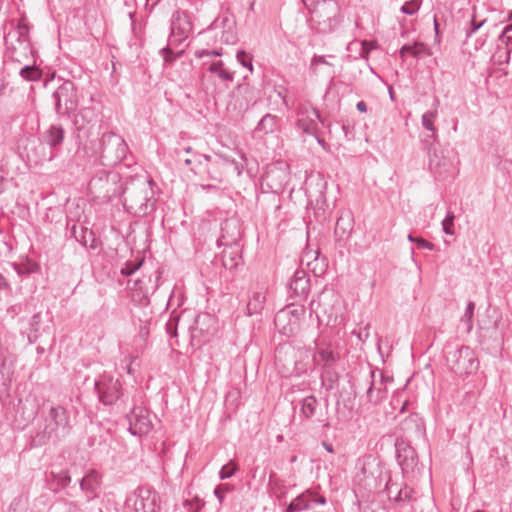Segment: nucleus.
<instances>
[{"label": "nucleus", "mask_w": 512, "mask_h": 512, "mask_svg": "<svg viewBox=\"0 0 512 512\" xmlns=\"http://www.w3.org/2000/svg\"><path fill=\"white\" fill-rule=\"evenodd\" d=\"M116 172L96 168L88 182L87 190L94 201L105 203L120 194L122 186Z\"/></svg>", "instance_id": "obj_4"}, {"label": "nucleus", "mask_w": 512, "mask_h": 512, "mask_svg": "<svg viewBox=\"0 0 512 512\" xmlns=\"http://www.w3.org/2000/svg\"><path fill=\"white\" fill-rule=\"evenodd\" d=\"M161 0H146L145 9L150 13Z\"/></svg>", "instance_id": "obj_64"}, {"label": "nucleus", "mask_w": 512, "mask_h": 512, "mask_svg": "<svg viewBox=\"0 0 512 512\" xmlns=\"http://www.w3.org/2000/svg\"><path fill=\"white\" fill-rule=\"evenodd\" d=\"M194 55L197 58H203L205 56H209V57L221 56L222 53L220 51H218V50L200 49V50H196Z\"/></svg>", "instance_id": "obj_59"}, {"label": "nucleus", "mask_w": 512, "mask_h": 512, "mask_svg": "<svg viewBox=\"0 0 512 512\" xmlns=\"http://www.w3.org/2000/svg\"><path fill=\"white\" fill-rule=\"evenodd\" d=\"M474 310H475V303L472 301H469L467 303L464 315L461 317V322L466 324L467 332H470L473 327L472 319H473V315H474Z\"/></svg>", "instance_id": "obj_47"}, {"label": "nucleus", "mask_w": 512, "mask_h": 512, "mask_svg": "<svg viewBox=\"0 0 512 512\" xmlns=\"http://www.w3.org/2000/svg\"><path fill=\"white\" fill-rule=\"evenodd\" d=\"M94 389L99 401L106 406L116 404L124 396L121 381L106 372L95 380Z\"/></svg>", "instance_id": "obj_10"}, {"label": "nucleus", "mask_w": 512, "mask_h": 512, "mask_svg": "<svg viewBox=\"0 0 512 512\" xmlns=\"http://www.w3.org/2000/svg\"><path fill=\"white\" fill-rule=\"evenodd\" d=\"M128 420V430L132 435L143 436L152 429V422L149 418V412L143 407L134 406L129 413L126 414Z\"/></svg>", "instance_id": "obj_15"}, {"label": "nucleus", "mask_w": 512, "mask_h": 512, "mask_svg": "<svg viewBox=\"0 0 512 512\" xmlns=\"http://www.w3.org/2000/svg\"><path fill=\"white\" fill-rule=\"evenodd\" d=\"M162 272L157 269L153 275L137 279L134 282L133 290L141 294L140 301L148 302L149 296L154 294L159 287V281L161 279Z\"/></svg>", "instance_id": "obj_18"}, {"label": "nucleus", "mask_w": 512, "mask_h": 512, "mask_svg": "<svg viewBox=\"0 0 512 512\" xmlns=\"http://www.w3.org/2000/svg\"><path fill=\"white\" fill-rule=\"evenodd\" d=\"M321 414L319 401L314 395L304 397L300 401L301 421H309Z\"/></svg>", "instance_id": "obj_29"}, {"label": "nucleus", "mask_w": 512, "mask_h": 512, "mask_svg": "<svg viewBox=\"0 0 512 512\" xmlns=\"http://www.w3.org/2000/svg\"><path fill=\"white\" fill-rule=\"evenodd\" d=\"M237 470V465L233 461H230L226 465L222 466V468L219 471V477L222 480L231 478Z\"/></svg>", "instance_id": "obj_49"}, {"label": "nucleus", "mask_w": 512, "mask_h": 512, "mask_svg": "<svg viewBox=\"0 0 512 512\" xmlns=\"http://www.w3.org/2000/svg\"><path fill=\"white\" fill-rule=\"evenodd\" d=\"M173 41L174 40L172 39H168V44L160 50V54L162 55L164 62L167 64H173L175 60L180 58L184 53L183 49L179 51L173 50Z\"/></svg>", "instance_id": "obj_39"}, {"label": "nucleus", "mask_w": 512, "mask_h": 512, "mask_svg": "<svg viewBox=\"0 0 512 512\" xmlns=\"http://www.w3.org/2000/svg\"><path fill=\"white\" fill-rule=\"evenodd\" d=\"M352 334L355 335L360 342L364 343L370 336V324L367 323L363 327L354 329Z\"/></svg>", "instance_id": "obj_53"}, {"label": "nucleus", "mask_w": 512, "mask_h": 512, "mask_svg": "<svg viewBox=\"0 0 512 512\" xmlns=\"http://www.w3.org/2000/svg\"><path fill=\"white\" fill-rule=\"evenodd\" d=\"M326 504V498L310 490L298 495L286 507L285 512L312 510L317 505Z\"/></svg>", "instance_id": "obj_16"}, {"label": "nucleus", "mask_w": 512, "mask_h": 512, "mask_svg": "<svg viewBox=\"0 0 512 512\" xmlns=\"http://www.w3.org/2000/svg\"><path fill=\"white\" fill-rule=\"evenodd\" d=\"M297 351L291 345H281L275 350V360L290 374L298 373Z\"/></svg>", "instance_id": "obj_20"}, {"label": "nucleus", "mask_w": 512, "mask_h": 512, "mask_svg": "<svg viewBox=\"0 0 512 512\" xmlns=\"http://www.w3.org/2000/svg\"><path fill=\"white\" fill-rule=\"evenodd\" d=\"M120 194L126 211L136 217H144L154 209L153 181L147 177L130 178Z\"/></svg>", "instance_id": "obj_1"}, {"label": "nucleus", "mask_w": 512, "mask_h": 512, "mask_svg": "<svg viewBox=\"0 0 512 512\" xmlns=\"http://www.w3.org/2000/svg\"><path fill=\"white\" fill-rule=\"evenodd\" d=\"M126 506H132L134 512H158V495L150 488L138 487L127 497Z\"/></svg>", "instance_id": "obj_13"}, {"label": "nucleus", "mask_w": 512, "mask_h": 512, "mask_svg": "<svg viewBox=\"0 0 512 512\" xmlns=\"http://www.w3.org/2000/svg\"><path fill=\"white\" fill-rule=\"evenodd\" d=\"M266 297L263 291H254L249 297L246 314L248 316L260 314L264 308Z\"/></svg>", "instance_id": "obj_31"}, {"label": "nucleus", "mask_w": 512, "mask_h": 512, "mask_svg": "<svg viewBox=\"0 0 512 512\" xmlns=\"http://www.w3.org/2000/svg\"><path fill=\"white\" fill-rule=\"evenodd\" d=\"M286 175H264L263 181L275 192L279 191L286 181Z\"/></svg>", "instance_id": "obj_45"}, {"label": "nucleus", "mask_w": 512, "mask_h": 512, "mask_svg": "<svg viewBox=\"0 0 512 512\" xmlns=\"http://www.w3.org/2000/svg\"><path fill=\"white\" fill-rule=\"evenodd\" d=\"M375 371H370L369 373V386L366 390V398L367 401L372 405H378L382 401H384L387 397V390L383 383V374H380V382L376 383L374 380Z\"/></svg>", "instance_id": "obj_22"}, {"label": "nucleus", "mask_w": 512, "mask_h": 512, "mask_svg": "<svg viewBox=\"0 0 512 512\" xmlns=\"http://www.w3.org/2000/svg\"><path fill=\"white\" fill-rule=\"evenodd\" d=\"M310 278L306 271L298 269L294 272L289 284V297L295 300L306 299L310 292Z\"/></svg>", "instance_id": "obj_17"}, {"label": "nucleus", "mask_w": 512, "mask_h": 512, "mask_svg": "<svg viewBox=\"0 0 512 512\" xmlns=\"http://www.w3.org/2000/svg\"><path fill=\"white\" fill-rule=\"evenodd\" d=\"M70 232L75 240L86 248L95 250L102 246L101 239L92 228L87 226H71Z\"/></svg>", "instance_id": "obj_19"}, {"label": "nucleus", "mask_w": 512, "mask_h": 512, "mask_svg": "<svg viewBox=\"0 0 512 512\" xmlns=\"http://www.w3.org/2000/svg\"><path fill=\"white\" fill-rule=\"evenodd\" d=\"M101 474L92 469L88 471L80 481V488L83 492H86L87 501H91L98 497V490L101 485Z\"/></svg>", "instance_id": "obj_24"}, {"label": "nucleus", "mask_w": 512, "mask_h": 512, "mask_svg": "<svg viewBox=\"0 0 512 512\" xmlns=\"http://www.w3.org/2000/svg\"><path fill=\"white\" fill-rule=\"evenodd\" d=\"M15 268L19 274H31L36 272L39 269V266L36 263H29L28 266L25 268L17 265L15 266Z\"/></svg>", "instance_id": "obj_60"}, {"label": "nucleus", "mask_w": 512, "mask_h": 512, "mask_svg": "<svg viewBox=\"0 0 512 512\" xmlns=\"http://www.w3.org/2000/svg\"><path fill=\"white\" fill-rule=\"evenodd\" d=\"M144 258H136L135 260H128L121 268L120 272L123 276H130L134 274L143 264Z\"/></svg>", "instance_id": "obj_46"}, {"label": "nucleus", "mask_w": 512, "mask_h": 512, "mask_svg": "<svg viewBox=\"0 0 512 512\" xmlns=\"http://www.w3.org/2000/svg\"><path fill=\"white\" fill-rule=\"evenodd\" d=\"M191 158L193 161V166L191 167V171L196 175H203V167H204L206 161H209V155L195 152V153H193Z\"/></svg>", "instance_id": "obj_44"}, {"label": "nucleus", "mask_w": 512, "mask_h": 512, "mask_svg": "<svg viewBox=\"0 0 512 512\" xmlns=\"http://www.w3.org/2000/svg\"><path fill=\"white\" fill-rule=\"evenodd\" d=\"M54 110L58 116L72 117L76 112L79 99L77 87L70 80L64 81L52 94Z\"/></svg>", "instance_id": "obj_7"}, {"label": "nucleus", "mask_w": 512, "mask_h": 512, "mask_svg": "<svg viewBox=\"0 0 512 512\" xmlns=\"http://www.w3.org/2000/svg\"><path fill=\"white\" fill-rule=\"evenodd\" d=\"M424 148L427 150L429 159V169L436 179L444 180L455 173L454 162L450 157V151H445L440 147L438 141L431 142L426 138L422 140Z\"/></svg>", "instance_id": "obj_5"}, {"label": "nucleus", "mask_w": 512, "mask_h": 512, "mask_svg": "<svg viewBox=\"0 0 512 512\" xmlns=\"http://www.w3.org/2000/svg\"><path fill=\"white\" fill-rule=\"evenodd\" d=\"M73 123L78 131H85L90 125L96 122L97 113L92 107H84L77 113L72 114Z\"/></svg>", "instance_id": "obj_28"}, {"label": "nucleus", "mask_w": 512, "mask_h": 512, "mask_svg": "<svg viewBox=\"0 0 512 512\" xmlns=\"http://www.w3.org/2000/svg\"><path fill=\"white\" fill-rule=\"evenodd\" d=\"M436 118H437V110L436 109L427 111L426 113H424L422 115L423 127L432 133L430 136V138L432 139V140H430L431 142L437 141V129L434 126V122H435Z\"/></svg>", "instance_id": "obj_37"}, {"label": "nucleus", "mask_w": 512, "mask_h": 512, "mask_svg": "<svg viewBox=\"0 0 512 512\" xmlns=\"http://www.w3.org/2000/svg\"><path fill=\"white\" fill-rule=\"evenodd\" d=\"M178 320V317H170V319L166 323V332L171 337H177Z\"/></svg>", "instance_id": "obj_55"}, {"label": "nucleus", "mask_w": 512, "mask_h": 512, "mask_svg": "<svg viewBox=\"0 0 512 512\" xmlns=\"http://www.w3.org/2000/svg\"><path fill=\"white\" fill-rule=\"evenodd\" d=\"M339 296L333 289L324 288L318 295L317 299H313L310 308L319 317L320 314L326 315L328 320L334 321L338 317Z\"/></svg>", "instance_id": "obj_12"}, {"label": "nucleus", "mask_w": 512, "mask_h": 512, "mask_svg": "<svg viewBox=\"0 0 512 512\" xmlns=\"http://www.w3.org/2000/svg\"><path fill=\"white\" fill-rule=\"evenodd\" d=\"M446 361L450 370L459 376L470 375L476 372L479 367V361L474 350L466 345L449 351L446 355Z\"/></svg>", "instance_id": "obj_6"}, {"label": "nucleus", "mask_w": 512, "mask_h": 512, "mask_svg": "<svg viewBox=\"0 0 512 512\" xmlns=\"http://www.w3.org/2000/svg\"><path fill=\"white\" fill-rule=\"evenodd\" d=\"M316 118L313 116L301 117L296 121V126L305 134H315L317 131Z\"/></svg>", "instance_id": "obj_40"}, {"label": "nucleus", "mask_w": 512, "mask_h": 512, "mask_svg": "<svg viewBox=\"0 0 512 512\" xmlns=\"http://www.w3.org/2000/svg\"><path fill=\"white\" fill-rule=\"evenodd\" d=\"M486 20H482L480 22H476L473 18L470 23V28L466 31V37H471L476 31H478L484 24Z\"/></svg>", "instance_id": "obj_58"}, {"label": "nucleus", "mask_w": 512, "mask_h": 512, "mask_svg": "<svg viewBox=\"0 0 512 512\" xmlns=\"http://www.w3.org/2000/svg\"><path fill=\"white\" fill-rule=\"evenodd\" d=\"M426 50L427 48L423 43H415L413 45L405 44L400 48L399 54L402 58L406 54H411L413 57H419Z\"/></svg>", "instance_id": "obj_43"}, {"label": "nucleus", "mask_w": 512, "mask_h": 512, "mask_svg": "<svg viewBox=\"0 0 512 512\" xmlns=\"http://www.w3.org/2000/svg\"><path fill=\"white\" fill-rule=\"evenodd\" d=\"M214 495L218 499L219 503L222 504L225 498V492L223 486H216L214 489Z\"/></svg>", "instance_id": "obj_61"}, {"label": "nucleus", "mask_w": 512, "mask_h": 512, "mask_svg": "<svg viewBox=\"0 0 512 512\" xmlns=\"http://www.w3.org/2000/svg\"><path fill=\"white\" fill-rule=\"evenodd\" d=\"M415 500L414 489L406 484H403V486L397 490L396 495L393 496V501L400 506L404 504H412Z\"/></svg>", "instance_id": "obj_34"}, {"label": "nucleus", "mask_w": 512, "mask_h": 512, "mask_svg": "<svg viewBox=\"0 0 512 512\" xmlns=\"http://www.w3.org/2000/svg\"><path fill=\"white\" fill-rule=\"evenodd\" d=\"M29 30L30 26L26 22L25 16L21 17L17 23V41L25 50L30 49L29 43Z\"/></svg>", "instance_id": "obj_35"}, {"label": "nucleus", "mask_w": 512, "mask_h": 512, "mask_svg": "<svg viewBox=\"0 0 512 512\" xmlns=\"http://www.w3.org/2000/svg\"><path fill=\"white\" fill-rule=\"evenodd\" d=\"M185 38H186L185 36H182V37H180V38H177V37H176V35H175V26H174V24H173V25H172V28H171V35H170V37H169V39L174 40V41H173V44H172V47H173V46H176V45H178V44H180V43H182V42L185 40Z\"/></svg>", "instance_id": "obj_62"}, {"label": "nucleus", "mask_w": 512, "mask_h": 512, "mask_svg": "<svg viewBox=\"0 0 512 512\" xmlns=\"http://www.w3.org/2000/svg\"><path fill=\"white\" fill-rule=\"evenodd\" d=\"M306 194L310 198V201H315L317 205L325 204V190L327 182L324 181L320 176L311 177L305 183Z\"/></svg>", "instance_id": "obj_23"}, {"label": "nucleus", "mask_w": 512, "mask_h": 512, "mask_svg": "<svg viewBox=\"0 0 512 512\" xmlns=\"http://www.w3.org/2000/svg\"><path fill=\"white\" fill-rule=\"evenodd\" d=\"M237 61L249 71H253L252 56L244 50H239L236 54Z\"/></svg>", "instance_id": "obj_48"}, {"label": "nucleus", "mask_w": 512, "mask_h": 512, "mask_svg": "<svg viewBox=\"0 0 512 512\" xmlns=\"http://www.w3.org/2000/svg\"><path fill=\"white\" fill-rule=\"evenodd\" d=\"M298 118L314 116L322 125H326L325 120L320 116V112L313 107H310L307 103L299 104L297 109Z\"/></svg>", "instance_id": "obj_42"}, {"label": "nucleus", "mask_w": 512, "mask_h": 512, "mask_svg": "<svg viewBox=\"0 0 512 512\" xmlns=\"http://www.w3.org/2000/svg\"><path fill=\"white\" fill-rule=\"evenodd\" d=\"M222 265L229 270L237 268L241 262V256L238 251L224 250L221 256Z\"/></svg>", "instance_id": "obj_38"}, {"label": "nucleus", "mask_w": 512, "mask_h": 512, "mask_svg": "<svg viewBox=\"0 0 512 512\" xmlns=\"http://www.w3.org/2000/svg\"><path fill=\"white\" fill-rule=\"evenodd\" d=\"M100 160L102 165L113 167L124 162L126 167L133 165L129 147L122 136L115 132L103 133L100 139Z\"/></svg>", "instance_id": "obj_3"}, {"label": "nucleus", "mask_w": 512, "mask_h": 512, "mask_svg": "<svg viewBox=\"0 0 512 512\" xmlns=\"http://www.w3.org/2000/svg\"><path fill=\"white\" fill-rule=\"evenodd\" d=\"M72 430L67 409L61 405H51L44 414V428L32 436V446L40 447L50 440L60 441Z\"/></svg>", "instance_id": "obj_2"}, {"label": "nucleus", "mask_w": 512, "mask_h": 512, "mask_svg": "<svg viewBox=\"0 0 512 512\" xmlns=\"http://www.w3.org/2000/svg\"><path fill=\"white\" fill-rule=\"evenodd\" d=\"M239 228L240 226L236 225L225 226V228H222V235L218 241H221L224 245H231L236 243L241 235Z\"/></svg>", "instance_id": "obj_36"}, {"label": "nucleus", "mask_w": 512, "mask_h": 512, "mask_svg": "<svg viewBox=\"0 0 512 512\" xmlns=\"http://www.w3.org/2000/svg\"><path fill=\"white\" fill-rule=\"evenodd\" d=\"M50 477L51 489L55 493H57L61 489L66 488L71 483V476L68 470H61L59 472L52 471L50 473Z\"/></svg>", "instance_id": "obj_32"}, {"label": "nucleus", "mask_w": 512, "mask_h": 512, "mask_svg": "<svg viewBox=\"0 0 512 512\" xmlns=\"http://www.w3.org/2000/svg\"><path fill=\"white\" fill-rule=\"evenodd\" d=\"M339 359L338 352L331 343H317V350L314 355V361L317 364L322 363L325 368H330Z\"/></svg>", "instance_id": "obj_25"}, {"label": "nucleus", "mask_w": 512, "mask_h": 512, "mask_svg": "<svg viewBox=\"0 0 512 512\" xmlns=\"http://www.w3.org/2000/svg\"><path fill=\"white\" fill-rule=\"evenodd\" d=\"M305 314L304 306L293 304L279 310L274 317V324L278 331L286 336H294L300 330V323Z\"/></svg>", "instance_id": "obj_8"}, {"label": "nucleus", "mask_w": 512, "mask_h": 512, "mask_svg": "<svg viewBox=\"0 0 512 512\" xmlns=\"http://www.w3.org/2000/svg\"><path fill=\"white\" fill-rule=\"evenodd\" d=\"M420 8V4L418 0H410L405 2L401 8L400 11L406 15H413L415 14Z\"/></svg>", "instance_id": "obj_50"}, {"label": "nucleus", "mask_w": 512, "mask_h": 512, "mask_svg": "<svg viewBox=\"0 0 512 512\" xmlns=\"http://www.w3.org/2000/svg\"><path fill=\"white\" fill-rule=\"evenodd\" d=\"M423 428L421 418L417 414H410L400 424V429L404 433H416L420 434Z\"/></svg>", "instance_id": "obj_33"}, {"label": "nucleus", "mask_w": 512, "mask_h": 512, "mask_svg": "<svg viewBox=\"0 0 512 512\" xmlns=\"http://www.w3.org/2000/svg\"><path fill=\"white\" fill-rule=\"evenodd\" d=\"M509 32L502 31L499 35V42L506 47V54L509 55L512 50V36L508 35Z\"/></svg>", "instance_id": "obj_54"}, {"label": "nucleus", "mask_w": 512, "mask_h": 512, "mask_svg": "<svg viewBox=\"0 0 512 512\" xmlns=\"http://www.w3.org/2000/svg\"><path fill=\"white\" fill-rule=\"evenodd\" d=\"M389 471L381 465L376 459L368 457L364 464L361 474L358 476L364 482V486L369 492L379 490L385 480L388 478Z\"/></svg>", "instance_id": "obj_11"}, {"label": "nucleus", "mask_w": 512, "mask_h": 512, "mask_svg": "<svg viewBox=\"0 0 512 512\" xmlns=\"http://www.w3.org/2000/svg\"><path fill=\"white\" fill-rule=\"evenodd\" d=\"M396 459L401 467L402 473L408 475L414 473L418 466L419 459L415 449L410 442L403 438H397L395 441Z\"/></svg>", "instance_id": "obj_14"}, {"label": "nucleus", "mask_w": 512, "mask_h": 512, "mask_svg": "<svg viewBox=\"0 0 512 512\" xmlns=\"http://www.w3.org/2000/svg\"><path fill=\"white\" fill-rule=\"evenodd\" d=\"M383 485H384V489L387 492V495L390 500L393 499L392 495L395 496L397 493V490H399L401 488L400 485H398L396 482L392 481V479L390 477V473L388 474V478L385 480Z\"/></svg>", "instance_id": "obj_51"}, {"label": "nucleus", "mask_w": 512, "mask_h": 512, "mask_svg": "<svg viewBox=\"0 0 512 512\" xmlns=\"http://www.w3.org/2000/svg\"><path fill=\"white\" fill-rule=\"evenodd\" d=\"M236 92L238 94H249L251 93V88L246 85V84H239L237 87H236Z\"/></svg>", "instance_id": "obj_63"}, {"label": "nucleus", "mask_w": 512, "mask_h": 512, "mask_svg": "<svg viewBox=\"0 0 512 512\" xmlns=\"http://www.w3.org/2000/svg\"><path fill=\"white\" fill-rule=\"evenodd\" d=\"M208 71L217 77L224 84L225 88H228L234 81V73L227 70L221 60L212 62L208 67Z\"/></svg>", "instance_id": "obj_30"}, {"label": "nucleus", "mask_w": 512, "mask_h": 512, "mask_svg": "<svg viewBox=\"0 0 512 512\" xmlns=\"http://www.w3.org/2000/svg\"><path fill=\"white\" fill-rule=\"evenodd\" d=\"M19 75L26 81H38L42 77V70L35 65H26L20 69Z\"/></svg>", "instance_id": "obj_41"}, {"label": "nucleus", "mask_w": 512, "mask_h": 512, "mask_svg": "<svg viewBox=\"0 0 512 512\" xmlns=\"http://www.w3.org/2000/svg\"><path fill=\"white\" fill-rule=\"evenodd\" d=\"M354 222V215L351 209H342L339 212V216L337 217L335 224H351Z\"/></svg>", "instance_id": "obj_52"}, {"label": "nucleus", "mask_w": 512, "mask_h": 512, "mask_svg": "<svg viewBox=\"0 0 512 512\" xmlns=\"http://www.w3.org/2000/svg\"><path fill=\"white\" fill-rule=\"evenodd\" d=\"M216 331L215 319L208 313H203L195 318V326L192 331V337H203V342L209 341Z\"/></svg>", "instance_id": "obj_21"}, {"label": "nucleus", "mask_w": 512, "mask_h": 512, "mask_svg": "<svg viewBox=\"0 0 512 512\" xmlns=\"http://www.w3.org/2000/svg\"><path fill=\"white\" fill-rule=\"evenodd\" d=\"M323 382H329L327 385L328 388H333L334 383L337 381V374L332 372L329 368H326L325 373L323 374Z\"/></svg>", "instance_id": "obj_57"}, {"label": "nucleus", "mask_w": 512, "mask_h": 512, "mask_svg": "<svg viewBox=\"0 0 512 512\" xmlns=\"http://www.w3.org/2000/svg\"><path fill=\"white\" fill-rule=\"evenodd\" d=\"M66 506V512H82L81 504L78 501H70L67 499H60Z\"/></svg>", "instance_id": "obj_56"}, {"label": "nucleus", "mask_w": 512, "mask_h": 512, "mask_svg": "<svg viewBox=\"0 0 512 512\" xmlns=\"http://www.w3.org/2000/svg\"><path fill=\"white\" fill-rule=\"evenodd\" d=\"M65 139V130L61 124H51L41 135V141L51 149L61 147Z\"/></svg>", "instance_id": "obj_27"}, {"label": "nucleus", "mask_w": 512, "mask_h": 512, "mask_svg": "<svg viewBox=\"0 0 512 512\" xmlns=\"http://www.w3.org/2000/svg\"><path fill=\"white\" fill-rule=\"evenodd\" d=\"M280 118L276 115L267 113L265 114L260 121L258 122L257 126L253 130V137L254 138H262L263 136L275 133L279 131L280 129Z\"/></svg>", "instance_id": "obj_26"}, {"label": "nucleus", "mask_w": 512, "mask_h": 512, "mask_svg": "<svg viewBox=\"0 0 512 512\" xmlns=\"http://www.w3.org/2000/svg\"><path fill=\"white\" fill-rule=\"evenodd\" d=\"M232 170L236 175H241L242 169L235 159L229 158L222 154L209 155V161H206L203 167V174L217 183L225 180L226 174Z\"/></svg>", "instance_id": "obj_9"}]
</instances>
